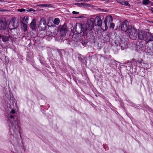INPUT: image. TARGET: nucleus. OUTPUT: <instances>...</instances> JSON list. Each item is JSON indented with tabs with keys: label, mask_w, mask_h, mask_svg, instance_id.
Instances as JSON below:
<instances>
[{
	"label": "nucleus",
	"mask_w": 153,
	"mask_h": 153,
	"mask_svg": "<svg viewBox=\"0 0 153 153\" xmlns=\"http://www.w3.org/2000/svg\"><path fill=\"white\" fill-rule=\"evenodd\" d=\"M152 22V23H153V22Z\"/></svg>",
	"instance_id": "obj_41"
},
{
	"label": "nucleus",
	"mask_w": 153,
	"mask_h": 153,
	"mask_svg": "<svg viewBox=\"0 0 153 153\" xmlns=\"http://www.w3.org/2000/svg\"><path fill=\"white\" fill-rule=\"evenodd\" d=\"M109 26L110 27L113 28L114 26V24L112 23V22H111L109 23Z\"/></svg>",
	"instance_id": "obj_30"
},
{
	"label": "nucleus",
	"mask_w": 153,
	"mask_h": 153,
	"mask_svg": "<svg viewBox=\"0 0 153 153\" xmlns=\"http://www.w3.org/2000/svg\"><path fill=\"white\" fill-rule=\"evenodd\" d=\"M20 137L21 138L22 140L21 141L22 143V148L24 150V151L25 152L26 151V149L25 147V146H24V143H23V140L24 139V138L23 137H22V136L20 134Z\"/></svg>",
	"instance_id": "obj_22"
},
{
	"label": "nucleus",
	"mask_w": 153,
	"mask_h": 153,
	"mask_svg": "<svg viewBox=\"0 0 153 153\" xmlns=\"http://www.w3.org/2000/svg\"><path fill=\"white\" fill-rule=\"evenodd\" d=\"M17 11H19V9H17Z\"/></svg>",
	"instance_id": "obj_39"
},
{
	"label": "nucleus",
	"mask_w": 153,
	"mask_h": 153,
	"mask_svg": "<svg viewBox=\"0 0 153 153\" xmlns=\"http://www.w3.org/2000/svg\"><path fill=\"white\" fill-rule=\"evenodd\" d=\"M37 20L36 19H33L30 23V24L29 27L33 31H35L37 28Z\"/></svg>",
	"instance_id": "obj_12"
},
{
	"label": "nucleus",
	"mask_w": 153,
	"mask_h": 153,
	"mask_svg": "<svg viewBox=\"0 0 153 153\" xmlns=\"http://www.w3.org/2000/svg\"><path fill=\"white\" fill-rule=\"evenodd\" d=\"M16 19L15 18H12L9 21V29H14L17 28L19 25L18 22H16Z\"/></svg>",
	"instance_id": "obj_7"
},
{
	"label": "nucleus",
	"mask_w": 153,
	"mask_h": 153,
	"mask_svg": "<svg viewBox=\"0 0 153 153\" xmlns=\"http://www.w3.org/2000/svg\"><path fill=\"white\" fill-rule=\"evenodd\" d=\"M128 30L127 33L128 34L129 38L133 40L136 39L137 35V30L131 25H128Z\"/></svg>",
	"instance_id": "obj_6"
},
{
	"label": "nucleus",
	"mask_w": 153,
	"mask_h": 153,
	"mask_svg": "<svg viewBox=\"0 0 153 153\" xmlns=\"http://www.w3.org/2000/svg\"><path fill=\"white\" fill-rule=\"evenodd\" d=\"M72 13L74 14H79V12H76V11H73L72 12Z\"/></svg>",
	"instance_id": "obj_33"
},
{
	"label": "nucleus",
	"mask_w": 153,
	"mask_h": 153,
	"mask_svg": "<svg viewBox=\"0 0 153 153\" xmlns=\"http://www.w3.org/2000/svg\"><path fill=\"white\" fill-rule=\"evenodd\" d=\"M78 17V18H81V16H79V17Z\"/></svg>",
	"instance_id": "obj_40"
},
{
	"label": "nucleus",
	"mask_w": 153,
	"mask_h": 153,
	"mask_svg": "<svg viewBox=\"0 0 153 153\" xmlns=\"http://www.w3.org/2000/svg\"><path fill=\"white\" fill-rule=\"evenodd\" d=\"M59 29L60 36H65L67 31V25L64 24L61 26Z\"/></svg>",
	"instance_id": "obj_9"
},
{
	"label": "nucleus",
	"mask_w": 153,
	"mask_h": 153,
	"mask_svg": "<svg viewBox=\"0 0 153 153\" xmlns=\"http://www.w3.org/2000/svg\"><path fill=\"white\" fill-rule=\"evenodd\" d=\"M0 30L2 32L5 30H8V27L7 25L5 22H1L0 23Z\"/></svg>",
	"instance_id": "obj_14"
},
{
	"label": "nucleus",
	"mask_w": 153,
	"mask_h": 153,
	"mask_svg": "<svg viewBox=\"0 0 153 153\" xmlns=\"http://www.w3.org/2000/svg\"><path fill=\"white\" fill-rule=\"evenodd\" d=\"M88 34L89 33L86 31H85L83 33L82 35H81L82 36H81V37L80 39H79V37L76 34L72 35L73 40L74 41L76 42L78 41L79 40L80 41H81L82 40H86V39H88V38H89L90 37H91V36H92L93 38H94L93 36L92 35V34H91L90 36H89Z\"/></svg>",
	"instance_id": "obj_4"
},
{
	"label": "nucleus",
	"mask_w": 153,
	"mask_h": 153,
	"mask_svg": "<svg viewBox=\"0 0 153 153\" xmlns=\"http://www.w3.org/2000/svg\"><path fill=\"white\" fill-rule=\"evenodd\" d=\"M114 43L116 46H120L122 50L126 48L127 46L128 42L124 39H122L119 36H116L114 39Z\"/></svg>",
	"instance_id": "obj_3"
},
{
	"label": "nucleus",
	"mask_w": 153,
	"mask_h": 153,
	"mask_svg": "<svg viewBox=\"0 0 153 153\" xmlns=\"http://www.w3.org/2000/svg\"><path fill=\"white\" fill-rule=\"evenodd\" d=\"M53 20L51 19V17H48L47 19V23L48 26H51Z\"/></svg>",
	"instance_id": "obj_21"
},
{
	"label": "nucleus",
	"mask_w": 153,
	"mask_h": 153,
	"mask_svg": "<svg viewBox=\"0 0 153 153\" xmlns=\"http://www.w3.org/2000/svg\"><path fill=\"white\" fill-rule=\"evenodd\" d=\"M146 54L147 55L152 56L153 54V46L147 48Z\"/></svg>",
	"instance_id": "obj_19"
},
{
	"label": "nucleus",
	"mask_w": 153,
	"mask_h": 153,
	"mask_svg": "<svg viewBox=\"0 0 153 153\" xmlns=\"http://www.w3.org/2000/svg\"><path fill=\"white\" fill-rule=\"evenodd\" d=\"M26 11L27 12H35L36 10H35L31 8H27L26 9H20V12H25V13H26Z\"/></svg>",
	"instance_id": "obj_20"
},
{
	"label": "nucleus",
	"mask_w": 153,
	"mask_h": 153,
	"mask_svg": "<svg viewBox=\"0 0 153 153\" xmlns=\"http://www.w3.org/2000/svg\"><path fill=\"white\" fill-rule=\"evenodd\" d=\"M145 33L144 32L141 31L138 33V38L140 40H143L145 39Z\"/></svg>",
	"instance_id": "obj_18"
},
{
	"label": "nucleus",
	"mask_w": 153,
	"mask_h": 153,
	"mask_svg": "<svg viewBox=\"0 0 153 153\" xmlns=\"http://www.w3.org/2000/svg\"><path fill=\"white\" fill-rule=\"evenodd\" d=\"M51 5V4H39L38 6H39L47 7H49Z\"/></svg>",
	"instance_id": "obj_27"
},
{
	"label": "nucleus",
	"mask_w": 153,
	"mask_h": 153,
	"mask_svg": "<svg viewBox=\"0 0 153 153\" xmlns=\"http://www.w3.org/2000/svg\"><path fill=\"white\" fill-rule=\"evenodd\" d=\"M99 10H100V11H104V9H99Z\"/></svg>",
	"instance_id": "obj_34"
},
{
	"label": "nucleus",
	"mask_w": 153,
	"mask_h": 153,
	"mask_svg": "<svg viewBox=\"0 0 153 153\" xmlns=\"http://www.w3.org/2000/svg\"><path fill=\"white\" fill-rule=\"evenodd\" d=\"M95 22H97V24L95 23V26L97 25L99 27H101L102 24V21L100 17L99 16H97L95 19Z\"/></svg>",
	"instance_id": "obj_15"
},
{
	"label": "nucleus",
	"mask_w": 153,
	"mask_h": 153,
	"mask_svg": "<svg viewBox=\"0 0 153 153\" xmlns=\"http://www.w3.org/2000/svg\"><path fill=\"white\" fill-rule=\"evenodd\" d=\"M60 20L58 18H56L54 19L53 23L56 25H59V23Z\"/></svg>",
	"instance_id": "obj_24"
},
{
	"label": "nucleus",
	"mask_w": 153,
	"mask_h": 153,
	"mask_svg": "<svg viewBox=\"0 0 153 153\" xmlns=\"http://www.w3.org/2000/svg\"><path fill=\"white\" fill-rule=\"evenodd\" d=\"M80 0L82 1H86V0Z\"/></svg>",
	"instance_id": "obj_37"
},
{
	"label": "nucleus",
	"mask_w": 153,
	"mask_h": 153,
	"mask_svg": "<svg viewBox=\"0 0 153 153\" xmlns=\"http://www.w3.org/2000/svg\"><path fill=\"white\" fill-rule=\"evenodd\" d=\"M122 0H117V3L121 4Z\"/></svg>",
	"instance_id": "obj_32"
},
{
	"label": "nucleus",
	"mask_w": 153,
	"mask_h": 153,
	"mask_svg": "<svg viewBox=\"0 0 153 153\" xmlns=\"http://www.w3.org/2000/svg\"><path fill=\"white\" fill-rule=\"evenodd\" d=\"M51 34L53 37H55L57 34V31L55 30L53 33H51Z\"/></svg>",
	"instance_id": "obj_29"
},
{
	"label": "nucleus",
	"mask_w": 153,
	"mask_h": 153,
	"mask_svg": "<svg viewBox=\"0 0 153 153\" xmlns=\"http://www.w3.org/2000/svg\"><path fill=\"white\" fill-rule=\"evenodd\" d=\"M10 114L9 117V119L13 120L14 122L12 121L10 122L12 125V128L14 132L13 135L12 136H13L14 138L13 141L14 144L15 145H18L19 144V138L18 137L19 134V127L18 124V117L15 115V111L14 110L12 109L10 111Z\"/></svg>",
	"instance_id": "obj_1"
},
{
	"label": "nucleus",
	"mask_w": 153,
	"mask_h": 153,
	"mask_svg": "<svg viewBox=\"0 0 153 153\" xmlns=\"http://www.w3.org/2000/svg\"><path fill=\"white\" fill-rule=\"evenodd\" d=\"M121 4L122 5H125V6H127L130 7V4H129L128 2L126 1L122 0Z\"/></svg>",
	"instance_id": "obj_23"
},
{
	"label": "nucleus",
	"mask_w": 153,
	"mask_h": 153,
	"mask_svg": "<svg viewBox=\"0 0 153 153\" xmlns=\"http://www.w3.org/2000/svg\"><path fill=\"white\" fill-rule=\"evenodd\" d=\"M80 42L82 43V45L83 46H84L87 45L88 42V39H86V40H82Z\"/></svg>",
	"instance_id": "obj_26"
},
{
	"label": "nucleus",
	"mask_w": 153,
	"mask_h": 153,
	"mask_svg": "<svg viewBox=\"0 0 153 153\" xmlns=\"http://www.w3.org/2000/svg\"><path fill=\"white\" fill-rule=\"evenodd\" d=\"M55 39L56 41L59 42L60 40L61 39L59 37H55Z\"/></svg>",
	"instance_id": "obj_31"
},
{
	"label": "nucleus",
	"mask_w": 153,
	"mask_h": 153,
	"mask_svg": "<svg viewBox=\"0 0 153 153\" xmlns=\"http://www.w3.org/2000/svg\"><path fill=\"white\" fill-rule=\"evenodd\" d=\"M114 63H115L116 62H117L116 61H115V60H114Z\"/></svg>",
	"instance_id": "obj_36"
},
{
	"label": "nucleus",
	"mask_w": 153,
	"mask_h": 153,
	"mask_svg": "<svg viewBox=\"0 0 153 153\" xmlns=\"http://www.w3.org/2000/svg\"><path fill=\"white\" fill-rule=\"evenodd\" d=\"M112 21L113 18L111 16H108L105 17V19L104 21L105 29H106V28H107V23L108 24V25L109 26V23L112 22Z\"/></svg>",
	"instance_id": "obj_13"
},
{
	"label": "nucleus",
	"mask_w": 153,
	"mask_h": 153,
	"mask_svg": "<svg viewBox=\"0 0 153 153\" xmlns=\"http://www.w3.org/2000/svg\"><path fill=\"white\" fill-rule=\"evenodd\" d=\"M144 48V45L143 42L140 41L137 43L136 48L138 50L142 51Z\"/></svg>",
	"instance_id": "obj_16"
},
{
	"label": "nucleus",
	"mask_w": 153,
	"mask_h": 153,
	"mask_svg": "<svg viewBox=\"0 0 153 153\" xmlns=\"http://www.w3.org/2000/svg\"><path fill=\"white\" fill-rule=\"evenodd\" d=\"M71 32L73 35L79 34L86 31L85 25L79 23H76L75 25L71 27Z\"/></svg>",
	"instance_id": "obj_2"
},
{
	"label": "nucleus",
	"mask_w": 153,
	"mask_h": 153,
	"mask_svg": "<svg viewBox=\"0 0 153 153\" xmlns=\"http://www.w3.org/2000/svg\"><path fill=\"white\" fill-rule=\"evenodd\" d=\"M128 22L126 20L124 21L120 25L121 30L125 32H127L128 30Z\"/></svg>",
	"instance_id": "obj_10"
},
{
	"label": "nucleus",
	"mask_w": 153,
	"mask_h": 153,
	"mask_svg": "<svg viewBox=\"0 0 153 153\" xmlns=\"http://www.w3.org/2000/svg\"><path fill=\"white\" fill-rule=\"evenodd\" d=\"M151 10L153 12V8H152L151 9Z\"/></svg>",
	"instance_id": "obj_35"
},
{
	"label": "nucleus",
	"mask_w": 153,
	"mask_h": 153,
	"mask_svg": "<svg viewBox=\"0 0 153 153\" xmlns=\"http://www.w3.org/2000/svg\"><path fill=\"white\" fill-rule=\"evenodd\" d=\"M0 1H2V0H0Z\"/></svg>",
	"instance_id": "obj_38"
},
{
	"label": "nucleus",
	"mask_w": 153,
	"mask_h": 153,
	"mask_svg": "<svg viewBox=\"0 0 153 153\" xmlns=\"http://www.w3.org/2000/svg\"><path fill=\"white\" fill-rule=\"evenodd\" d=\"M150 1L149 0H143V3L144 4H147L149 3Z\"/></svg>",
	"instance_id": "obj_28"
},
{
	"label": "nucleus",
	"mask_w": 153,
	"mask_h": 153,
	"mask_svg": "<svg viewBox=\"0 0 153 153\" xmlns=\"http://www.w3.org/2000/svg\"><path fill=\"white\" fill-rule=\"evenodd\" d=\"M144 39L146 43L149 41H152L153 40V36L151 33L146 32L145 33Z\"/></svg>",
	"instance_id": "obj_11"
},
{
	"label": "nucleus",
	"mask_w": 153,
	"mask_h": 153,
	"mask_svg": "<svg viewBox=\"0 0 153 153\" xmlns=\"http://www.w3.org/2000/svg\"><path fill=\"white\" fill-rule=\"evenodd\" d=\"M21 30L24 31V32H25L27 31V25L25 23H24L22 22H21Z\"/></svg>",
	"instance_id": "obj_17"
},
{
	"label": "nucleus",
	"mask_w": 153,
	"mask_h": 153,
	"mask_svg": "<svg viewBox=\"0 0 153 153\" xmlns=\"http://www.w3.org/2000/svg\"><path fill=\"white\" fill-rule=\"evenodd\" d=\"M29 19V17L28 16H25L23 18V22H24L25 23H27V21Z\"/></svg>",
	"instance_id": "obj_25"
},
{
	"label": "nucleus",
	"mask_w": 153,
	"mask_h": 153,
	"mask_svg": "<svg viewBox=\"0 0 153 153\" xmlns=\"http://www.w3.org/2000/svg\"><path fill=\"white\" fill-rule=\"evenodd\" d=\"M39 28L40 30H45L46 28V23L45 18L42 17L41 19L39 24Z\"/></svg>",
	"instance_id": "obj_8"
},
{
	"label": "nucleus",
	"mask_w": 153,
	"mask_h": 153,
	"mask_svg": "<svg viewBox=\"0 0 153 153\" xmlns=\"http://www.w3.org/2000/svg\"><path fill=\"white\" fill-rule=\"evenodd\" d=\"M95 21L94 19L91 18L87 20L85 25L86 31L89 33V34H92L91 30L94 27L95 25Z\"/></svg>",
	"instance_id": "obj_5"
}]
</instances>
